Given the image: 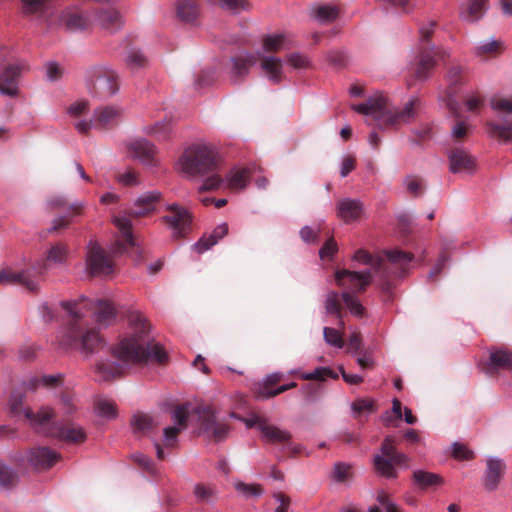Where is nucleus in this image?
<instances>
[{"instance_id":"f257e3e1","label":"nucleus","mask_w":512,"mask_h":512,"mask_svg":"<svg viewBox=\"0 0 512 512\" xmlns=\"http://www.w3.org/2000/svg\"><path fill=\"white\" fill-rule=\"evenodd\" d=\"M60 306L67 313L66 326L59 332L57 341L66 349H76L86 356L96 353L104 345V339L95 327L85 321V312L93 311L96 321L104 326L113 323L115 308L108 300L98 299L93 302L86 297L76 300L61 301Z\"/></svg>"},{"instance_id":"f03ea898","label":"nucleus","mask_w":512,"mask_h":512,"mask_svg":"<svg viewBox=\"0 0 512 512\" xmlns=\"http://www.w3.org/2000/svg\"><path fill=\"white\" fill-rule=\"evenodd\" d=\"M129 323L132 333L125 336L112 349V355L123 364L113 361H99L95 365V373L101 381H111L124 374V364L141 365L148 361L166 364L168 355L164 348L149 339V325L139 312H131Z\"/></svg>"},{"instance_id":"7ed1b4c3","label":"nucleus","mask_w":512,"mask_h":512,"mask_svg":"<svg viewBox=\"0 0 512 512\" xmlns=\"http://www.w3.org/2000/svg\"><path fill=\"white\" fill-rule=\"evenodd\" d=\"M421 102L417 98L407 101L401 108L391 109L388 99L383 94L369 97L366 102L353 105L352 109L368 116L366 124L379 129H397L412 123L418 116Z\"/></svg>"},{"instance_id":"20e7f679","label":"nucleus","mask_w":512,"mask_h":512,"mask_svg":"<svg viewBox=\"0 0 512 512\" xmlns=\"http://www.w3.org/2000/svg\"><path fill=\"white\" fill-rule=\"evenodd\" d=\"M220 157L207 145L197 144L187 148L179 159L182 172L192 177H205L202 191L217 190L223 183L220 174Z\"/></svg>"},{"instance_id":"39448f33","label":"nucleus","mask_w":512,"mask_h":512,"mask_svg":"<svg viewBox=\"0 0 512 512\" xmlns=\"http://www.w3.org/2000/svg\"><path fill=\"white\" fill-rule=\"evenodd\" d=\"M354 259L363 264L370 265L375 274L381 279V288L389 292L393 288V281L404 276L414 255L399 249L386 250L383 255L374 257L367 251L360 249L355 252Z\"/></svg>"},{"instance_id":"423d86ee","label":"nucleus","mask_w":512,"mask_h":512,"mask_svg":"<svg viewBox=\"0 0 512 512\" xmlns=\"http://www.w3.org/2000/svg\"><path fill=\"white\" fill-rule=\"evenodd\" d=\"M68 256V247L63 243H56L47 251L45 260L38 261L31 267L21 271L6 268L0 271V285H19L30 292L39 290L41 276L48 269L49 264H63Z\"/></svg>"},{"instance_id":"0eeeda50","label":"nucleus","mask_w":512,"mask_h":512,"mask_svg":"<svg viewBox=\"0 0 512 512\" xmlns=\"http://www.w3.org/2000/svg\"><path fill=\"white\" fill-rule=\"evenodd\" d=\"M435 26V22H429L419 29L421 46L415 63L411 67L416 80H426L434 69L437 59H444L448 56V53L441 47L429 44Z\"/></svg>"},{"instance_id":"6e6552de","label":"nucleus","mask_w":512,"mask_h":512,"mask_svg":"<svg viewBox=\"0 0 512 512\" xmlns=\"http://www.w3.org/2000/svg\"><path fill=\"white\" fill-rule=\"evenodd\" d=\"M373 463L378 475L393 479L397 477V467H408V458L397 451L394 437L387 436L381 444V454L375 455Z\"/></svg>"},{"instance_id":"1a4fd4ad","label":"nucleus","mask_w":512,"mask_h":512,"mask_svg":"<svg viewBox=\"0 0 512 512\" xmlns=\"http://www.w3.org/2000/svg\"><path fill=\"white\" fill-rule=\"evenodd\" d=\"M198 416L200 433L206 435L215 442H221L226 439L230 427L227 423L218 421L216 411L211 405H201L194 410Z\"/></svg>"},{"instance_id":"9d476101","label":"nucleus","mask_w":512,"mask_h":512,"mask_svg":"<svg viewBox=\"0 0 512 512\" xmlns=\"http://www.w3.org/2000/svg\"><path fill=\"white\" fill-rule=\"evenodd\" d=\"M122 118V109L118 106H100L93 112L90 121H79L75 128L82 134H87L94 127L100 131H106L117 126Z\"/></svg>"},{"instance_id":"9b49d317","label":"nucleus","mask_w":512,"mask_h":512,"mask_svg":"<svg viewBox=\"0 0 512 512\" xmlns=\"http://www.w3.org/2000/svg\"><path fill=\"white\" fill-rule=\"evenodd\" d=\"M86 267L91 276L109 277L115 273V265L111 255L94 242H90L88 245Z\"/></svg>"},{"instance_id":"f8f14e48","label":"nucleus","mask_w":512,"mask_h":512,"mask_svg":"<svg viewBox=\"0 0 512 512\" xmlns=\"http://www.w3.org/2000/svg\"><path fill=\"white\" fill-rule=\"evenodd\" d=\"M119 90V76L111 68L100 67L92 84V93L100 98L107 99L115 95Z\"/></svg>"},{"instance_id":"ddd939ff","label":"nucleus","mask_w":512,"mask_h":512,"mask_svg":"<svg viewBox=\"0 0 512 512\" xmlns=\"http://www.w3.org/2000/svg\"><path fill=\"white\" fill-rule=\"evenodd\" d=\"M337 285L354 295L356 292L365 291L371 282V272H354L350 270H338L335 273Z\"/></svg>"},{"instance_id":"4468645a","label":"nucleus","mask_w":512,"mask_h":512,"mask_svg":"<svg viewBox=\"0 0 512 512\" xmlns=\"http://www.w3.org/2000/svg\"><path fill=\"white\" fill-rule=\"evenodd\" d=\"M167 215L163 220L173 229V237L180 239L191 229V213L176 204L167 207Z\"/></svg>"},{"instance_id":"2eb2a0df","label":"nucleus","mask_w":512,"mask_h":512,"mask_svg":"<svg viewBox=\"0 0 512 512\" xmlns=\"http://www.w3.org/2000/svg\"><path fill=\"white\" fill-rule=\"evenodd\" d=\"M481 370L488 375H496L500 370H512V351L492 348L489 358L480 363Z\"/></svg>"},{"instance_id":"dca6fc26","label":"nucleus","mask_w":512,"mask_h":512,"mask_svg":"<svg viewBox=\"0 0 512 512\" xmlns=\"http://www.w3.org/2000/svg\"><path fill=\"white\" fill-rule=\"evenodd\" d=\"M50 435L67 443L80 444L86 440L85 431L78 425L71 422L53 423Z\"/></svg>"},{"instance_id":"f3484780","label":"nucleus","mask_w":512,"mask_h":512,"mask_svg":"<svg viewBox=\"0 0 512 512\" xmlns=\"http://www.w3.org/2000/svg\"><path fill=\"white\" fill-rule=\"evenodd\" d=\"M447 157L449 160V170L452 173H469L475 169V158L463 147H452Z\"/></svg>"},{"instance_id":"a211bd4d","label":"nucleus","mask_w":512,"mask_h":512,"mask_svg":"<svg viewBox=\"0 0 512 512\" xmlns=\"http://www.w3.org/2000/svg\"><path fill=\"white\" fill-rule=\"evenodd\" d=\"M257 62L256 55L241 53L231 57L229 76L234 83H240L248 75L250 68Z\"/></svg>"},{"instance_id":"6ab92c4d","label":"nucleus","mask_w":512,"mask_h":512,"mask_svg":"<svg viewBox=\"0 0 512 512\" xmlns=\"http://www.w3.org/2000/svg\"><path fill=\"white\" fill-rule=\"evenodd\" d=\"M61 459V455L47 447H37L30 451L28 462L37 470L50 469Z\"/></svg>"},{"instance_id":"aec40b11","label":"nucleus","mask_w":512,"mask_h":512,"mask_svg":"<svg viewBox=\"0 0 512 512\" xmlns=\"http://www.w3.org/2000/svg\"><path fill=\"white\" fill-rule=\"evenodd\" d=\"M127 151L133 158L139 159L144 164H155V146L146 139H135L127 144Z\"/></svg>"},{"instance_id":"412c9836","label":"nucleus","mask_w":512,"mask_h":512,"mask_svg":"<svg viewBox=\"0 0 512 512\" xmlns=\"http://www.w3.org/2000/svg\"><path fill=\"white\" fill-rule=\"evenodd\" d=\"M114 223L121 233L120 239L116 241L115 252L121 254L128 251L130 248H134L136 242L132 235V225L129 217H115Z\"/></svg>"},{"instance_id":"4be33fe9","label":"nucleus","mask_w":512,"mask_h":512,"mask_svg":"<svg viewBox=\"0 0 512 512\" xmlns=\"http://www.w3.org/2000/svg\"><path fill=\"white\" fill-rule=\"evenodd\" d=\"M21 74L18 65H8L0 72V93L15 97L18 94L17 83Z\"/></svg>"},{"instance_id":"5701e85b","label":"nucleus","mask_w":512,"mask_h":512,"mask_svg":"<svg viewBox=\"0 0 512 512\" xmlns=\"http://www.w3.org/2000/svg\"><path fill=\"white\" fill-rule=\"evenodd\" d=\"M281 373H272L266 376L262 381L254 384L253 392L258 399H270L280 394L277 392V385L282 381Z\"/></svg>"},{"instance_id":"b1692460","label":"nucleus","mask_w":512,"mask_h":512,"mask_svg":"<svg viewBox=\"0 0 512 512\" xmlns=\"http://www.w3.org/2000/svg\"><path fill=\"white\" fill-rule=\"evenodd\" d=\"M337 216L345 223L358 221L363 213V204L359 200L345 198L337 203Z\"/></svg>"},{"instance_id":"393cba45","label":"nucleus","mask_w":512,"mask_h":512,"mask_svg":"<svg viewBox=\"0 0 512 512\" xmlns=\"http://www.w3.org/2000/svg\"><path fill=\"white\" fill-rule=\"evenodd\" d=\"M260 67L273 84H279L285 79L282 60L275 56L260 57Z\"/></svg>"},{"instance_id":"a878e982","label":"nucleus","mask_w":512,"mask_h":512,"mask_svg":"<svg viewBox=\"0 0 512 512\" xmlns=\"http://www.w3.org/2000/svg\"><path fill=\"white\" fill-rule=\"evenodd\" d=\"M506 469L505 463L500 459L491 458L487 461V471L484 486L488 491L497 489Z\"/></svg>"},{"instance_id":"bb28decb","label":"nucleus","mask_w":512,"mask_h":512,"mask_svg":"<svg viewBox=\"0 0 512 512\" xmlns=\"http://www.w3.org/2000/svg\"><path fill=\"white\" fill-rule=\"evenodd\" d=\"M160 196L161 195L158 192H151L139 197L135 201L133 207L129 209L128 216L139 218L154 211L155 204L159 201Z\"/></svg>"},{"instance_id":"cd10ccee","label":"nucleus","mask_w":512,"mask_h":512,"mask_svg":"<svg viewBox=\"0 0 512 512\" xmlns=\"http://www.w3.org/2000/svg\"><path fill=\"white\" fill-rule=\"evenodd\" d=\"M261 435L263 439L275 445L291 446L292 434L287 431L280 429L278 426L269 423L267 420L265 426H263Z\"/></svg>"},{"instance_id":"c85d7f7f","label":"nucleus","mask_w":512,"mask_h":512,"mask_svg":"<svg viewBox=\"0 0 512 512\" xmlns=\"http://www.w3.org/2000/svg\"><path fill=\"white\" fill-rule=\"evenodd\" d=\"M228 224L222 223L214 228L209 235H203L194 245V249L198 253H204L218 243L223 237L228 234Z\"/></svg>"},{"instance_id":"c756f323","label":"nucleus","mask_w":512,"mask_h":512,"mask_svg":"<svg viewBox=\"0 0 512 512\" xmlns=\"http://www.w3.org/2000/svg\"><path fill=\"white\" fill-rule=\"evenodd\" d=\"M98 21L100 25L111 33L117 31L122 26V17L115 8H104L98 12Z\"/></svg>"},{"instance_id":"7c9ffc66","label":"nucleus","mask_w":512,"mask_h":512,"mask_svg":"<svg viewBox=\"0 0 512 512\" xmlns=\"http://www.w3.org/2000/svg\"><path fill=\"white\" fill-rule=\"evenodd\" d=\"M60 22L71 31L83 30L87 27V19L77 9H67L61 13Z\"/></svg>"},{"instance_id":"2f4dec72","label":"nucleus","mask_w":512,"mask_h":512,"mask_svg":"<svg viewBox=\"0 0 512 512\" xmlns=\"http://www.w3.org/2000/svg\"><path fill=\"white\" fill-rule=\"evenodd\" d=\"M488 0H469L461 10L460 16L469 22H475L482 18L488 8Z\"/></svg>"},{"instance_id":"473e14b6","label":"nucleus","mask_w":512,"mask_h":512,"mask_svg":"<svg viewBox=\"0 0 512 512\" xmlns=\"http://www.w3.org/2000/svg\"><path fill=\"white\" fill-rule=\"evenodd\" d=\"M413 482L421 490H427L441 486L444 480L438 474L424 470H416L413 473Z\"/></svg>"},{"instance_id":"72a5a7b5","label":"nucleus","mask_w":512,"mask_h":512,"mask_svg":"<svg viewBox=\"0 0 512 512\" xmlns=\"http://www.w3.org/2000/svg\"><path fill=\"white\" fill-rule=\"evenodd\" d=\"M176 10L178 18L187 23L194 22L200 13L196 0H178Z\"/></svg>"},{"instance_id":"f704fd0d","label":"nucleus","mask_w":512,"mask_h":512,"mask_svg":"<svg viewBox=\"0 0 512 512\" xmlns=\"http://www.w3.org/2000/svg\"><path fill=\"white\" fill-rule=\"evenodd\" d=\"M255 168H236L231 171L228 180V187L231 190H243L246 188Z\"/></svg>"},{"instance_id":"c9c22d12","label":"nucleus","mask_w":512,"mask_h":512,"mask_svg":"<svg viewBox=\"0 0 512 512\" xmlns=\"http://www.w3.org/2000/svg\"><path fill=\"white\" fill-rule=\"evenodd\" d=\"M342 295L336 291H329L325 299V310L327 314L334 315L339 320L340 328H344L342 320Z\"/></svg>"},{"instance_id":"e433bc0d","label":"nucleus","mask_w":512,"mask_h":512,"mask_svg":"<svg viewBox=\"0 0 512 512\" xmlns=\"http://www.w3.org/2000/svg\"><path fill=\"white\" fill-rule=\"evenodd\" d=\"M63 381L61 374L57 375H40L30 378L25 382V388L27 390H36L40 386L47 388H55L60 385Z\"/></svg>"},{"instance_id":"4c0bfd02","label":"nucleus","mask_w":512,"mask_h":512,"mask_svg":"<svg viewBox=\"0 0 512 512\" xmlns=\"http://www.w3.org/2000/svg\"><path fill=\"white\" fill-rule=\"evenodd\" d=\"M467 78L466 70L459 65H452L448 68L446 74V81L448 83V90L451 94L456 92L459 85H462Z\"/></svg>"},{"instance_id":"58836bf2","label":"nucleus","mask_w":512,"mask_h":512,"mask_svg":"<svg viewBox=\"0 0 512 512\" xmlns=\"http://www.w3.org/2000/svg\"><path fill=\"white\" fill-rule=\"evenodd\" d=\"M131 426L133 432L138 435H146L149 431L154 429L157 424L151 416L144 413L135 414L131 419Z\"/></svg>"},{"instance_id":"ea45409f","label":"nucleus","mask_w":512,"mask_h":512,"mask_svg":"<svg viewBox=\"0 0 512 512\" xmlns=\"http://www.w3.org/2000/svg\"><path fill=\"white\" fill-rule=\"evenodd\" d=\"M148 58L139 49H131L125 57V64L131 71H139L148 66Z\"/></svg>"},{"instance_id":"a19ab883","label":"nucleus","mask_w":512,"mask_h":512,"mask_svg":"<svg viewBox=\"0 0 512 512\" xmlns=\"http://www.w3.org/2000/svg\"><path fill=\"white\" fill-rule=\"evenodd\" d=\"M488 132L491 136L498 137L505 142L512 141V122L497 124L495 122L487 123Z\"/></svg>"},{"instance_id":"79ce46f5","label":"nucleus","mask_w":512,"mask_h":512,"mask_svg":"<svg viewBox=\"0 0 512 512\" xmlns=\"http://www.w3.org/2000/svg\"><path fill=\"white\" fill-rule=\"evenodd\" d=\"M196 501L200 504H210L213 502L216 491L213 486L198 483L193 490Z\"/></svg>"},{"instance_id":"37998d69","label":"nucleus","mask_w":512,"mask_h":512,"mask_svg":"<svg viewBox=\"0 0 512 512\" xmlns=\"http://www.w3.org/2000/svg\"><path fill=\"white\" fill-rule=\"evenodd\" d=\"M145 132L155 137L157 140H167L171 133L170 121L163 120L154 125L147 126Z\"/></svg>"},{"instance_id":"c03bdc74","label":"nucleus","mask_w":512,"mask_h":512,"mask_svg":"<svg viewBox=\"0 0 512 512\" xmlns=\"http://www.w3.org/2000/svg\"><path fill=\"white\" fill-rule=\"evenodd\" d=\"M190 404L184 403L176 405L173 410V420L175 422V426L181 428L182 430L188 427V420L190 415Z\"/></svg>"},{"instance_id":"a18cd8bd","label":"nucleus","mask_w":512,"mask_h":512,"mask_svg":"<svg viewBox=\"0 0 512 512\" xmlns=\"http://www.w3.org/2000/svg\"><path fill=\"white\" fill-rule=\"evenodd\" d=\"M24 416L31 422L43 426L53 417V410L49 407H45L35 414L30 409H25Z\"/></svg>"},{"instance_id":"49530a36","label":"nucleus","mask_w":512,"mask_h":512,"mask_svg":"<svg viewBox=\"0 0 512 512\" xmlns=\"http://www.w3.org/2000/svg\"><path fill=\"white\" fill-rule=\"evenodd\" d=\"M17 482V473L0 461V486L3 488H11L14 487Z\"/></svg>"},{"instance_id":"de8ad7c7","label":"nucleus","mask_w":512,"mask_h":512,"mask_svg":"<svg viewBox=\"0 0 512 512\" xmlns=\"http://www.w3.org/2000/svg\"><path fill=\"white\" fill-rule=\"evenodd\" d=\"M25 15H38L45 12L48 0H22Z\"/></svg>"},{"instance_id":"09e8293b","label":"nucleus","mask_w":512,"mask_h":512,"mask_svg":"<svg viewBox=\"0 0 512 512\" xmlns=\"http://www.w3.org/2000/svg\"><path fill=\"white\" fill-rule=\"evenodd\" d=\"M304 380L324 381L326 378L337 379L338 375L330 368L318 367L311 373H303L300 375Z\"/></svg>"},{"instance_id":"8fccbe9b","label":"nucleus","mask_w":512,"mask_h":512,"mask_svg":"<svg viewBox=\"0 0 512 512\" xmlns=\"http://www.w3.org/2000/svg\"><path fill=\"white\" fill-rule=\"evenodd\" d=\"M285 45L283 34L269 35L263 38V48L266 52H278Z\"/></svg>"},{"instance_id":"3c124183","label":"nucleus","mask_w":512,"mask_h":512,"mask_svg":"<svg viewBox=\"0 0 512 512\" xmlns=\"http://www.w3.org/2000/svg\"><path fill=\"white\" fill-rule=\"evenodd\" d=\"M342 299L352 314H354L357 317L364 316L365 309L358 301L355 295L351 294L348 291H343Z\"/></svg>"},{"instance_id":"603ef678","label":"nucleus","mask_w":512,"mask_h":512,"mask_svg":"<svg viewBox=\"0 0 512 512\" xmlns=\"http://www.w3.org/2000/svg\"><path fill=\"white\" fill-rule=\"evenodd\" d=\"M352 410L356 417L366 413H373L376 410L373 400L368 398H359L352 403Z\"/></svg>"},{"instance_id":"864d4df0","label":"nucleus","mask_w":512,"mask_h":512,"mask_svg":"<svg viewBox=\"0 0 512 512\" xmlns=\"http://www.w3.org/2000/svg\"><path fill=\"white\" fill-rule=\"evenodd\" d=\"M95 408L99 415L103 417L108 419H114L117 417L116 405L108 399H99L95 404Z\"/></svg>"},{"instance_id":"5fc2aeb1","label":"nucleus","mask_w":512,"mask_h":512,"mask_svg":"<svg viewBox=\"0 0 512 512\" xmlns=\"http://www.w3.org/2000/svg\"><path fill=\"white\" fill-rule=\"evenodd\" d=\"M503 50V44L502 42L498 40H492L490 42H487L485 44L480 45L477 47V54L479 56H485V57H492L499 53H501Z\"/></svg>"},{"instance_id":"6e6d98bb","label":"nucleus","mask_w":512,"mask_h":512,"mask_svg":"<svg viewBox=\"0 0 512 512\" xmlns=\"http://www.w3.org/2000/svg\"><path fill=\"white\" fill-rule=\"evenodd\" d=\"M235 489L243 494L245 497H260L264 490L263 487L260 484H247L244 482H238L235 484Z\"/></svg>"},{"instance_id":"4d7b16f0","label":"nucleus","mask_w":512,"mask_h":512,"mask_svg":"<svg viewBox=\"0 0 512 512\" xmlns=\"http://www.w3.org/2000/svg\"><path fill=\"white\" fill-rule=\"evenodd\" d=\"M490 105L497 112L512 114V97L493 96Z\"/></svg>"},{"instance_id":"13d9d810","label":"nucleus","mask_w":512,"mask_h":512,"mask_svg":"<svg viewBox=\"0 0 512 512\" xmlns=\"http://www.w3.org/2000/svg\"><path fill=\"white\" fill-rule=\"evenodd\" d=\"M402 418V403L400 400L395 398L392 402V413L386 412L382 416V421L385 426H395L394 420H400Z\"/></svg>"},{"instance_id":"bf43d9fd","label":"nucleus","mask_w":512,"mask_h":512,"mask_svg":"<svg viewBox=\"0 0 512 512\" xmlns=\"http://www.w3.org/2000/svg\"><path fill=\"white\" fill-rule=\"evenodd\" d=\"M287 63L294 69H310L312 63L310 59L301 53H291L287 55Z\"/></svg>"},{"instance_id":"052dcab7","label":"nucleus","mask_w":512,"mask_h":512,"mask_svg":"<svg viewBox=\"0 0 512 512\" xmlns=\"http://www.w3.org/2000/svg\"><path fill=\"white\" fill-rule=\"evenodd\" d=\"M323 336L326 343L331 346L342 348L344 346L343 335L337 329L325 327L323 329Z\"/></svg>"},{"instance_id":"680f3d73","label":"nucleus","mask_w":512,"mask_h":512,"mask_svg":"<svg viewBox=\"0 0 512 512\" xmlns=\"http://www.w3.org/2000/svg\"><path fill=\"white\" fill-rule=\"evenodd\" d=\"M49 204L53 208L68 207V210L73 215H78L82 212L83 206L81 204H69L63 196H53L49 200Z\"/></svg>"},{"instance_id":"e2e57ef3","label":"nucleus","mask_w":512,"mask_h":512,"mask_svg":"<svg viewBox=\"0 0 512 512\" xmlns=\"http://www.w3.org/2000/svg\"><path fill=\"white\" fill-rule=\"evenodd\" d=\"M315 13L316 17L322 22H330L334 20L338 15L337 9L329 5H323L318 7Z\"/></svg>"},{"instance_id":"0e129e2a","label":"nucleus","mask_w":512,"mask_h":512,"mask_svg":"<svg viewBox=\"0 0 512 512\" xmlns=\"http://www.w3.org/2000/svg\"><path fill=\"white\" fill-rule=\"evenodd\" d=\"M232 416L242 420L248 428L257 427L260 432H262L263 426H265L268 420L265 416L260 414H253L249 418L238 417L234 413H232Z\"/></svg>"},{"instance_id":"69168bd1","label":"nucleus","mask_w":512,"mask_h":512,"mask_svg":"<svg viewBox=\"0 0 512 512\" xmlns=\"http://www.w3.org/2000/svg\"><path fill=\"white\" fill-rule=\"evenodd\" d=\"M352 467L345 463H337L334 467V478L338 482H345L352 477Z\"/></svg>"},{"instance_id":"338daca9","label":"nucleus","mask_w":512,"mask_h":512,"mask_svg":"<svg viewBox=\"0 0 512 512\" xmlns=\"http://www.w3.org/2000/svg\"><path fill=\"white\" fill-rule=\"evenodd\" d=\"M485 102L484 97L478 92L472 93L467 96L465 104L467 109L470 112H478L481 107H483Z\"/></svg>"},{"instance_id":"774afa93","label":"nucleus","mask_w":512,"mask_h":512,"mask_svg":"<svg viewBox=\"0 0 512 512\" xmlns=\"http://www.w3.org/2000/svg\"><path fill=\"white\" fill-rule=\"evenodd\" d=\"M377 501L386 512H400L398 506L390 500V496L384 491L378 493Z\"/></svg>"}]
</instances>
